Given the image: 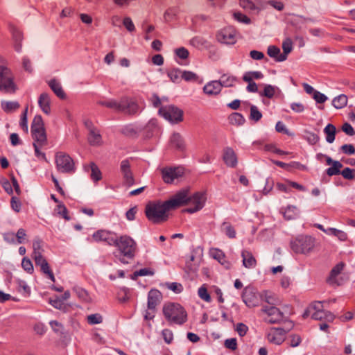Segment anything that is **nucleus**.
Here are the masks:
<instances>
[{
  "label": "nucleus",
  "mask_w": 355,
  "mask_h": 355,
  "mask_svg": "<svg viewBox=\"0 0 355 355\" xmlns=\"http://www.w3.org/2000/svg\"><path fill=\"white\" fill-rule=\"evenodd\" d=\"M240 6L246 10H254L259 8L255 6V4L251 0H241L239 1Z\"/></svg>",
  "instance_id": "obj_49"
},
{
  "label": "nucleus",
  "mask_w": 355,
  "mask_h": 355,
  "mask_svg": "<svg viewBox=\"0 0 355 355\" xmlns=\"http://www.w3.org/2000/svg\"><path fill=\"white\" fill-rule=\"evenodd\" d=\"M286 332L282 329H270L267 334L268 340L276 345H280L285 340Z\"/></svg>",
  "instance_id": "obj_14"
},
{
  "label": "nucleus",
  "mask_w": 355,
  "mask_h": 355,
  "mask_svg": "<svg viewBox=\"0 0 355 355\" xmlns=\"http://www.w3.org/2000/svg\"><path fill=\"white\" fill-rule=\"evenodd\" d=\"M56 211L60 216H61L65 220H69V216H68V211L63 204L60 203L59 205H58Z\"/></svg>",
  "instance_id": "obj_54"
},
{
  "label": "nucleus",
  "mask_w": 355,
  "mask_h": 355,
  "mask_svg": "<svg viewBox=\"0 0 355 355\" xmlns=\"http://www.w3.org/2000/svg\"><path fill=\"white\" fill-rule=\"evenodd\" d=\"M221 87L223 86L224 87H232L234 85L236 82V78L228 74H223L221 77L219 81H218Z\"/></svg>",
  "instance_id": "obj_33"
},
{
  "label": "nucleus",
  "mask_w": 355,
  "mask_h": 355,
  "mask_svg": "<svg viewBox=\"0 0 355 355\" xmlns=\"http://www.w3.org/2000/svg\"><path fill=\"white\" fill-rule=\"evenodd\" d=\"M223 159L225 164L230 167L236 166L238 162L236 153L232 148L229 147L224 149Z\"/></svg>",
  "instance_id": "obj_19"
},
{
  "label": "nucleus",
  "mask_w": 355,
  "mask_h": 355,
  "mask_svg": "<svg viewBox=\"0 0 355 355\" xmlns=\"http://www.w3.org/2000/svg\"><path fill=\"white\" fill-rule=\"evenodd\" d=\"M234 17L235 19L239 21V22L244 23L248 24L250 23V19L247 17L245 15L242 14L241 12H237L234 13Z\"/></svg>",
  "instance_id": "obj_59"
},
{
  "label": "nucleus",
  "mask_w": 355,
  "mask_h": 355,
  "mask_svg": "<svg viewBox=\"0 0 355 355\" xmlns=\"http://www.w3.org/2000/svg\"><path fill=\"white\" fill-rule=\"evenodd\" d=\"M91 170V178L94 181H98L101 179V173L97 166L94 164L91 163L89 166Z\"/></svg>",
  "instance_id": "obj_44"
},
{
  "label": "nucleus",
  "mask_w": 355,
  "mask_h": 355,
  "mask_svg": "<svg viewBox=\"0 0 355 355\" xmlns=\"http://www.w3.org/2000/svg\"><path fill=\"white\" fill-rule=\"evenodd\" d=\"M263 149L266 151L271 152V153H276V154H278L280 155H286L290 154V153H288V152H286V151L282 150L279 148H278L277 145L274 143L265 144L263 146Z\"/></svg>",
  "instance_id": "obj_34"
},
{
  "label": "nucleus",
  "mask_w": 355,
  "mask_h": 355,
  "mask_svg": "<svg viewBox=\"0 0 355 355\" xmlns=\"http://www.w3.org/2000/svg\"><path fill=\"white\" fill-rule=\"evenodd\" d=\"M222 230L230 238H234L236 236L235 230L230 223L224 222L222 225Z\"/></svg>",
  "instance_id": "obj_42"
},
{
  "label": "nucleus",
  "mask_w": 355,
  "mask_h": 355,
  "mask_svg": "<svg viewBox=\"0 0 355 355\" xmlns=\"http://www.w3.org/2000/svg\"><path fill=\"white\" fill-rule=\"evenodd\" d=\"M343 165L338 161L334 162L332 166L329 168L327 171V173L329 176L338 175L340 173V171L342 168Z\"/></svg>",
  "instance_id": "obj_43"
},
{
  "label": "nucleus",
  "mask_w": 355,
  "mask_h": 355,
  "mask_svg": "<svg viewBox=\"0 0 355 355\" xmlns=\"http://www.w3.org/2000/svg\"><path fill=\"white\" fill-rule=\"evenodd\" d=\"M315 240L310 236H300L291 243L292 250L297 254H308L313 252Z\"/></svg>",
  "instance_id": "obj_3"
},
{
  "label": "nucleus",
  "mask_w": 355,
  "mask_h": 355,
  "mask_svg": "<svg viewBox=\"0 0 355 355\" xmlns=\"http://www.w3.org/2000/svg\"><path fill=\"white\" fill-rule=\"evenodd\" d=\"M205 202V197L203 193L198 192L193 196H189V190L182 189L166 201L148 202L146 206L145 213L150 221L154 223H160L168 220L170 210L175 209L186 204H190L194 205V207L187 208L185 211L193 213L202 209Z\"/></svg>",
  "instance_id": "obj_1"
},
{
  "label": "nucleus",
  "mask_w": 355,
  "mask_h": 355,
  "mask_svg": "<svg viewBox=\"0 0 355 355\" xmlns=\"http://www.w3.org/2000/svg\"><path fill=\"white\" fill-rule=\"evenodd\" d=\"M34 140L33 144L47 145V138L45 131L32 133Z\"/></svg>",
  "instance_id": "obj_31"
},
{
  "label": "nucleus",
  "mask_w": 355,
  "mask_h": 355,
  "mask_svg": "<svg viewBox=\"0 0 355 355\" xmlns=\"http://www.w3.org/2000/svg\"><path fill=\"white\" fill-rule=\"evenodd\" d=\"M107 107L114 109L115 110L121 111V107L123 104H121V99L118 102L116 101H110L103 103Z\"/></svg>",
  "instance_id": "obj_53"
},
{
  "label": "nucleus",
  "mask_w": 355,
  "mask_h": 355,
  "mask_svg": "<svg viewBox=\"0 0 355 355\" xmlns=\"http://www.w3.org/2000/svg\"><path fill=\"white\" fill-rule=\"evenodd\" d=\"M21 266L27 272L30 274L33 272V266L29 259L24 258L21 262Z\"/></svg>",
  "instance_id": "obj_55"
},
{
  "label": "nucleus",
  "mask_w": 355,
  "mask_h": 355,
  "mask_svg": "<svg viewBox=\"0 0 355 355\" xmlns=\"http://www.w3.org/2000/svg\"><path fill=\"white\" fill-rule=\"evenodd\" d=\"M262 116L261 113L259 111L256 106H251L250 107V118L255 121H258Z\"/></svg>",
  "instance_id": "obj_58"
},
{
  "label": "nucleus",
  "mask_w": 355,
  "mask_h": 355,
  "mask_svg": "<svg viewBox=\"0 0 355 355\" xmlns=\"http://www.w3.org/2000/svg\"><path fill=\"white\" fill-rule=\"evenodd\" d=\"M328 234L336 236L341 241H345L347 239V234L345 232L336 228H329Z\"/></svg>",
  "instance_id": "obj_41"
},
{
  "label": "nucleus",
  "mask_w": 355,
  "mask_h": 355,
  "mask_svg": "<svg viewBox=\"0 0 355 355\" xmlns=\"http://www.w3.org/2000/svg\"><path fill=\"white\" fill-rule=\"evenodd\" d=\"M115 245L124 257L132 259L135 256L137 245L135 241L128 236H121L119 239L116 238Z\"/></svg>",
  "instance_id": "obj_5"
},
{
  "label": "nucleus",
  "mask_w": 355,
  "mask_h": 355,
  "mask_svg": "<svg viewBox=\"0 0 355 355\" xmlns=\"http://www.w3.org/2000/svg\"><path fill=\"white\" fill-rule=\"evenodd\" d=\"M242 299L248 307H254L259 305L261 295L252 288L245 287L242 293Z\"/></svg>",
  "instance_id": "obj_11"
},
{
  "label": "nucleus",
  "mask_w": 355,
  "mask_h": 355,
  "mask_svg": "<svg viewBox=\"0 0 355 355\" xmlns=\"http://www.w3.org/2000/svg\"><path fill=\"white\" fill-rule=\"evenodd\" d=\"M288 341L291 347H295L300 344L302 339L299 335L292 334L289 336Z\"/></svg>",
  "instance_id": "obj_57"
},
{
  "label": "nucleus",
  "mask_w": 355,
  "mask_h": 355,
  "mask_svg": "<svg viewBox=\"0 0 355 355\" xmlns=\"http://www.w3.org/2000/svg\"><path fill=\"white\" fill-rule=\"evenodd\" d=\"M198 294L201 300H202L207 302H211V296L208 293L207 287L206 284H203L202 286H201L199 288V289L198 291Z\"/></svg>",
  "instance_id": "obj_40"
},
{
  "label": "nucleus",
  "mask_w": 355,
  "mask_h": 355,
  "mask_svg": "<svg viewBox=\"0 0 355 355\" xmlns=\"http://www.w3.org/2000/svg\"><path fill=\"white\" fill-rule=\"evenodd\" d=\"M77 297L83 302H89L92 298L87 291L82 288H76L75 289Z\"/></svg>",
  "instance_id": "obj_37"
},
{
  "label": "nucleus",
  "mask_w": 355,
  "mask_h": 355,
  "mask_svg": "<svg viewBox=\"0 0 355 355\" xmlns=\"http://www.w3.org/2000/svg\"><path fill=\"white\" fill-rule=\"evenodd\" d=\"M57 169L62 173L74 171V162L71 157L64 153L59 152L55 155Z\"/></svg>",
  "instance_id": "obj_7"
},
{
  "label": "nucleus",
  "mask_w": 355,
  "mask_h": 355,
  "mask_svg": "<svg viewBox=\"0 0 355 355\" xmlns=\"http://www.w3.org/2000/svg\"><path fill=\"white\" fill-rule=\"evenodd\" d=\"M165 286L173 291L175 293H180L182 291L183 287L181 284L177 283V282H173V283H166Z\"/></svg>",
  "instance_id": "obj_51"
},
{
  "label": "nucleus",
  "mask_w": 355,
  "mask_h": 355,
  "mask_svg": "<svg viewBox=\"0 0 355 355\" xmlns=\"http://www.w3.org/2000/svg\"><path fill=\"white\" fill-rule=\"evenodd\" d=\"M45 131L43 120L41 116H35L31 125V132Z\"/></svg>",
  "instance_id": "obj_30"
},
{
  "label": "nucleus",
  "mask_w": 355,
  "mask_h": 355,
  "mask_svg": "<svg viewBox=\"0 0 355 355\" xmlns=\"http://www.w3.org/2000/svg\"><path fill=\"white\" fill-rule=\"evenodd\" d=\"M221 91L220 84L216 81H211L207 83L203 87V92L208 96H216Z\"/></svg>",
  "instance_id": "obj_21"
},
{
  "label": "nucleus",
  "mask_w": 355,
  "mask_h": 355,
  "mask_svg": "<svg viewBox=\"0 0 355 355\" xmlns=\"http://www.w3.org/2000/svg\"><path fill=\"white\" fill-rule=\"evenodd\" d=\"M87 321L90 324H100L103 321V318L99 313L92 314L87 317Z\"/></svg>",
  "instance_id": "obj_48"
},
{
  "label": "nucleus",
  "mask_w": 355,
  "mask_h": 355,
  "mask_svg": "<svg viewBox=\"0 0 355 355\" xmlns=\"http://www.w3.org/2000/svg\"><path fill=\"white\" fill-rule=\"evenodd\" d=\"M37 266L40 267L41 271L49 277L52 282H55V277L53 271L51 270L48 262L45 259H42L40 261L35 262Z\"/></svg>",
  "instance_id": "obj_24"
},
{
  "label": "nucleus",
  "mask_w": 355,
  "mask_h": 355,
  "mask_svg": "<svg viewBox=\"0 0 355 355\" xmlns=\"http://www.w3.org/2000/svg\"><path fill=\"white\" fill-rule=\"evenodd\" d=\"M121 104H123L121 109V112L128 114H135L139 110V106L133 99L128 98H121Z\"/></svg>",
  "instance_id": "obj_17"
},
{
  "label": "nucleus",
  "mask_w": 355,
  "mask_h": 355,
  "mask_svg": "<svg viewBox=\"0 0 355 355\" xmlns=\"http://www.w3.org/2000/svg\"><path fill=\"white\" fill-rule=\"evenodd\" d=\"M159 112L171 123H178L183 121V111L173 105L161 107Z\"/></svg>",
  "instance_id": "obj_8"
},
{
  "label": "nucleus",
  "mask_w": 355,
  "mask_h": 355,
  "mask_svg": "<svg viewBox=\"0 0 355 355\" xmlns=\"http://www.w3.org/2000/svg\"><path fill=\"white\" fill-rule=\"evenodd\" d=\"M1 186L8 194L12 193V188L10 182L6 178H2L0 181Z\"/></svg>",
  "instance_id": "obj_62"
},
{
  "label": "nucleus",
  "mask_w": 355,
  "mask_h": 355,
  "mask_svg": "<svg viewBox=\"0 0 355 355\" xmlns=\"http://www.w3.org/2000/svg\"><path fill=\"white\" fill-rule=\"evenodd\" d=\"M345 267V263L340 262L336 265L331 270L330 276L329 278V282L330 284H340V282L337 280V276L341 272Z\"/></svg>",
  "instance_id": "obj_25"
},
{
  "label": "nucleus",
  "mask_w": 355,
  "mask_h": 355,
  "mask_svg": "<svg viewBox=\"0 0 355 355\" xmlns=\"http://www.w3.org/2000/svg\"><path fill=\"white\" fill-rule=\"evenodd\" d=\"M33 252L32 257L34 259L35 262L40 261L42 259H44L42 256V242L40 241H34L33 243Z\"/></svg>",
  "instance_id": "obj_26"
},
{
  "label": "nucleus",
  "mask_w": 355,
  "mask_h": 355,
  "mask_svg": "<svg viewBox=\"0 0 355 355\" xmlns=\"http://www.w3.org/2000/svg\"><path fill=\"white\" fill-rule=\"evenodd\" d=\"M217 40L225 44H234L236 42V31L232 27L225 28L216 34Z\"/></svg>",
  "instance_id": "obj_10"
},
{
  "label": "nucleus",
  "mask_w": 355,
  "mask_h": 355,
  "mask_svg": "<svg viewBox=\"0 0 355 355\" xmlns=\"http://www.w3.org/2000/svg\"><path fill=\"white\" fill-rule=\"evenodd\" d=\"M268 55L275 59L277 62H282L286 59V55L280 52V49L275 46H270L268 49Z\"/></svg>",
  "instance_id": "obj_28"
},
{
  "label": "nucleus",
  "mask_w": 355,
  "mask_h": 355,
  "mask_svg": "<svg viewBox=\"0 0 355 355\" xmlns=\"http://www.w3.org/2000/svg\"><path fill=\"white\" fill-rule=\"evenodd\" d=\"M49 85L58 98L61 99H64L66 98V94L58 81L51 80L49 81Z\"/></svg>",
  "instance_id": "obj_27"
},
{
  "label": "nucleus",
  "mask_w": 355,
  "mask_h": 355,
  "mask_svg": "<svg viewBox=\"0 0 355 355\" xmlns=\"http://www.w3.org/2000/svg\"><path fill=\"white\" fill-rule=\"evenodd\" d=\"M116 236L114 233L106 230H98L92 235V241L96 242L105 241L109 245H113L116 241Z\"/></svg>",
  "instance_id": "obj_13"
},
{
  "label": "nucleus",
  "mask_w": 355,
  "mask_h": 355,
  "mask_svg": "<svg viewBox=\"0 0 355 355\" xmlns=\"http://www.w3.org/2000/svg\"><path fill=\"white\" fill-rule=\"evenodd\" d=\"M2 109L6 112H10L19 107V104L15 101H6L1 103Z\"/></svg>",
  "instance_id": "obj_39"
},
{
  "label": "nucleus",
  "mask_w": 355,
  "mask_h": 355,
  "mask_svg": "<svg viewBox=\"0 0 355 355\" xmlns=\"http://www.w3.org/2000/svg\"><path fill=\"white\" fill-rule=\"evenodd\" d=\"M161 173L165 183H172L175 179L184 175V168L182 166L165 167L161 169Z\"/></svg>",
  "instance_id": "obj_9"
},
{
  "label": "nucleus",
  "mask_w": 355,
  "mask_h": 355,
  "mask_svg": "<svg viewBox=\"0 0 355 355\" xmlns=\"http://www.w3.org/2000/svg\"><path fill=\"white\" fill-rule=\"evenodd\" d=\"M9 30L12 33L14 40V47L17 51H19L21 49V42L23 40L22 33L14 25H9Z\"/></svg>",
  "instance_id": "obj_18"
},
{
  "label": "nucleus",
  "mask_w": 355,
  "mask_h": 355,
  "mask_svg": "<svg viewBox=\"0 0 355 355\" xmlns=\"http://www.w3.org/2000/svg\"><path fill=\"white\" fill-rule=\"evenodd\" d=\"M272 162L275 165H277L281 168H286L287 170H288V168L290 166H293L296 168L302 169V170L306 168L305 166L300 164L299 162H293L292 164H286V163H284V162H282L280 161H272Z\"/></svg>",
  "instance_id": "obj_38"
},
{
  "label": "nucleus",
  "mask_w": 355,
  "mask_h": 355,
  "mask_svg": "<svg viewBox=\"0 0 355 355\" xmlns=\"http://www.w3.org/2000/svg\"><path fill=\"white\" fill-rule=\"evenodd\" d=\"M263 77V75L260 71H249L245 73L243 76V80L245 82L253 81L254 79L259 80Z\"/></svg>",
  "instance_id": "obj_36"
},
{
  "label": "nucleus",
  "mask_w": 355,
  "mask_h": 355,
  "mask_svg": "<svg viewBox=\"0 0 355 355\" xmlns=\"http://www.w3.org/2000/svg\"><path fill=\"white\" fill-rule=\"evenodd\" d=\"M292 41L290 38H286L282 43L283 55H287L292 51Z\"/></svg>",
  "instance_id": "obj_56"
},
{
  "label": "nucleus",
  "mask_w": 355,
  "mask_h": 355,
  "mask_svg": "<svg viewBox=\"0 0 355 355\" xmlns=\"http://www.w3.org/2000/svg\"><path fill=\"white\" fill-rule=\"evenodd\" d=\"M123 24L129 32H133L135 30V26L132 19L128 17L123 19Z\"/></svg>",
  "instance_id": "obj_60"
},
{
  "label": "nucleus",
  "mask_w": 355,
  "mask_h": 355,
  "mask_svg": "<svg viewBox=\"0 0 355 355\" xmlns=\"http://www.w3.org/2000/svg\"><path fill=\"white\" fill-rule=\"evenodd\" d=\"M230 122L232 125H241L244 122V118L242 114L234 112L229 116Z\"/></svg>",
  "instance_id": "obj_45"
},
{
  "label": "nucleus",
  "mask_w": 355,
  "mask_h": 355,
  "mask_svg": "<svg viewBox=\"0 0 355 355\" xmlns=\"http://www.w3.org/2000/svg\"><path fill=\"white\" fill-rule=\"evenodd\" d=\"M276 300L271 296L266 297V302L270 304L263 308V311L266 313L265 320L269 323H276L283 320V313L275 306L271 304H275Z\"/></svg>",
  "instance_id": "obj_6"
},
{
  "label": "nucleus",
  "mask_w": 355,
  "mask_h": 355,
  "mask_svg": "<svg viewBox=\"0 0 355 355\" xmlns=\"http://www.w3.org/2000/svg\"><path fill=\"white\" fill-rule=\"evenodd\" d=\"M313 98L318 103H323L327 100V97L318 91L314 92Z\"/></svg>",
  "instance_id": "obj_61"
},
{
  "label": "nucleus",
  "mask_w": 355,
  "mask_h": 355,
  "mask_svg": "<svg viewBox=\"0 0 355 355\" xmlns=\"http://www.w3.org/2000/svg\"><path fill=\"white\" fill-rule=\"evenodd\" d=\"M85 125L87 129L88 133V141L91 145L98 146L102 144V138L98 130L94 126V123L89 120H85Z\"/></svg>",
  "instance_id": "obj_12"
},
{
  "label": "nucleus",
  "mask_w": 355,
  "mask_h": 355,
  "mask_svg": "<svg viewBox=\"0 0 355 355\" xmlns=\"http://www.w3.org/2000/svg\"><path fill=\"white\" fill-rule=\"evenodd\" d=\"M243 258V264L247 268H254L257 266V260L252 254L248 251L243 250L241 253Z\"/></svg>",
  "instance_id": "obj_23"
},
{
  "label": "nucleus",
  "mask_w": 355,
  "mask_h": 355,
  "mask_svg": "<svg viewBox=\"0 0 355 355\" xmlns=\"http://www.w3.org/2000/svg\"><path fill=\"white\" fill-rule=\"evenodd\" d=\"M210 255L216 260H217L225 268H230L232 264L226 259L224 252L218 248H211L209 251Z\"/></svg>",
  "instance_id": "obj_16"
},
{
  "label": "nucleus",
  "mask_w": 355,
  "mask_h": 355,
  "mask_svg": "<svg viewBox=\"0 0 355 355\" xmlns=\"http://www.w3.org/2000/svg\"><path fill=\"white\" fill-rule=\"evenodd\" d=\"M170 146L176 149H182L184 148V141L181 135L178 133H174L170 139Z\"/></svg>",
  "instance_id": "obj_29"
},
{
  "label": "nucleus",
  "mask_w": 355,
  "mask_h": 355,
  "mask_svg": "<svg viewBox=\"0 0 355 355\" xmlns=\"http://www.w3.org/2000/svg\"><path fill=\"white\" fill-rule=\"evenodd\" d=\"M175 54L181 59H186L189 56V51L184 47L178 48L175 50Z\"/></svg>",
  "instance_id": "obj_63"
},
{
  "label": "nucleus",
  "mask_w": 355,
  "mask_h": 355,
  "mask_svg": "<svg viewBox=\"0 0 355 355\" xmlns=\"http://www.w3.org/2000/svg\"><path fill=\"white\" fill-rule=\"evenodd\" d=\"M162 336L167 344H171L173 340V333L169 329H164L162 331Z\"/></svg>",
  "instance_id": "obj_50"
},
{
  "label": "nucleus",
  "mask_w": 355,
  "mask_h": 355,
  "mask_svg": "<svg viewBox=\"0 0 355 355\" xmlns=\"http://www.w3.org/2000/svg\"><path fill=\"white\" fill-rule=\"evenodd\" d=\"M248 330V327L243 323H239L236 326V331L241 336H244Z\"/></svg>",
  "instance_id": "obj_64"
},
{
  "label": "nucleus",
  "mask_w": 355,
  "mask_h": 355,
  "mask_svg": "<svg viewBox=\"0 0 355 355\" xmlns=\"http://www.w3.org/2000/svg\"><path fill=\"white\" fill-rule=\"evenodd\" d=\"M347 100L346 95L340 94L333 99L332 104L336 109H341L347 105Z\"/></svg>",
  "instance_id": "obj_32"
},
{
  "label": "nucleus",
  "mask_w": 355,
  "mask_h": 355,
  "mask_svg": "<svg viewBox=\"0 0 355 355\" xmlns=\"http://www.w3.org/2000/svg\"><path fill=\"white\" fill-rule=\"evenodd\" d=\"M154 270L150 268H145L140 269L139 270H137L134 272L135 277L138 276H152L154 275Z\"/></svg>",
  "instance_id": "obj_52"
},
{
  "label": "nucleus",
  "mask_w": 355,
  "mask_h": 355,
  "mask_svg": "<svg viewBox=\"0 0 355 355\" xmlns=\"http://www.w3.org/2000/svg\"><path fill=\"white\" fill-rule=\"evenodd\" d=\"M161 299L162 294L158 290L153 289L150 291L148 297V309H155L159 304Z\"/></svg>",
  "instance_id": "obj_22"
},
{
  "label": "nucleus",
  "mask_w": 355,
  "mask_h": 355,
  "mask_svg": "<svg viewBox=\"0 0 355 355\" xmlns=\"http://www.w3.org/2000/svg\"><path fill=\"white\" fill-rule=\"evenodd\" d=\"M121 171L123 176L124 184L128 187L132 186L134 184L135 180L128 160H123L121 162Z\"/></svg>",
  "instance_id": "obj_15"
},
{
  "label": "nucleus",
  "mask_w": 355,
  "mask_h": 355,
  "mask_svg": "<svg viewBox=\"0 0 355 355\" xmlns=\"http://www.w3.org/2000/svg\"><path fill=\"white\" fill-rule=\"evenodd\" d=\"M38 104L42 112L49 115L51 112V99L46 93L40 94L38 98Z\"/></svg>",
  "instance_id": "obj_20"
},
{
  "label": "nucleus",
  "mask_w": 355,
  "mask_h": 355,
  "mask_svg": "<svg viewBox=\"0 0 355 355\" xmlns=\"http://www.w3.org/2000/svg\"><path fill=\"white\" fill-rule=\"evenodd\" d=\"M324 133L326 134V139L329 143H332L335 139L336 135V128L332 124H328L324 130Z\"/></svg>",
  "instance_id": "obj_35"
},
{
  "label": "nucleus",
  "mask_w": 355,
  "mask_h": 355,
  "mask_svg": "<svg viewBox=\"0 0 355 355\" xmlns=\"http://www.w3.org/2000/svg\"><path fill=\"white\" fill-rule=\"evenodd\" d=\"M277 89V87L272 86L270 85H266L264 87V89L262 93H261V96L268 97V98H272L276 92V90Z\"/></svg>",
  "instance_id": "obj_46"
},
{
  "label": "nucleus",
  "mask_w": 355,
  "mask_h": 355,
  "mask_svg": "<svg viewBox=\"0 0 355 355\" xmlns=\"http://www.w3.org/2000/svg\"><path fill=\"white\" fill-rule=\"evenodd\" d=\"M3 59L0 56V64ZM17 89L14 82V76L10 69L8 67L0 65V91L7 93H15Z\"/></svg>",
  "instance_id": "obj_4"
},
{
  "label": "nucleus",
  "mask_w": 355,
  "mask_h": 355,
  "mask_svg": "<svg viewBox=\"0 0 355 355\" xmlns=\"http://www.w3.org/2000/svg\"><path fill=\"white\" fill-rule=\"evenodd\" d=\"M163 313L166 319L171 323L182 324L187 319L186 311L179 304H166L163 307Z\"/></svg>",
  "instance_id": "obj_2"
},
{
  "label": "nucleus",
  "mask_w": 355,
  "mask_h": 355,
  "mask_svg": "<svg viewBox=\"0 0 355 355\" xmlns=\"http://www.w3.org/2000/svg\"><path fill=\"white\" fill-rule=\"evenodd\" d=\"M167 73L171 80L173 83L178 82L180 80V77H182V72L177 69H171L168 71Z\"/></svg>",
  "instance_id": "obj_47"
}]
</instances>
